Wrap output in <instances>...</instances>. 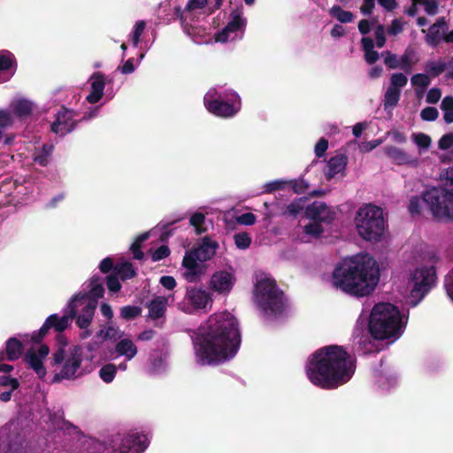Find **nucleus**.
Returning <instances> with one entry per match:
<instances>
[{
	"label": "nucleus",
	"mask_w": 453,
	"mask_h": 453,
	"mask_svg": "<svg viewBox=\"0 0 453 453\" xmlns=\"http://www.w3.org/2000/svg\"><path fill=\"white\" fill-rule=\"evenodd\" d=\"M379 280L378 263L368 253H359L343 259L332 273L333 287L356 297L371 295Z\"/></svg>",
	"instance_id": "obj_3"
},
{
	"label": "nucleus",
	"mask_w": 453,
	"mask_h": 453,
	"mask_svg": "<svg viewBox=\"0 0 453 453\" xmlns=\"http://www.w3.org/2000/svg\"><path fill=\"white\" fill-rule=\"evenodd\" d=\"M23 350L22 342L16 337H11L5 343L4 359L9 361L18 360Z\"/></svg>",
	"instance_id": "obj_28"
},
{
	"label": "nucleus",
	"mask_w": 453,
	"mask_h": 453,
	"mask_svg": "<svg viewBox=\"0 0 453 453\" xmlns=\"http://www.w3.org/2000/svg\"><path fill=\"white\" fill-rule=\"evenodd\" d=\"M97 307V301L95 299L88 300L83 305L76 307V325L80 328L88 327L92 322L95 311Z\"/></svg>",
	"instance_id": "obj_19"
},
{
	"label": "nucleus",
	"mask_w": 453,
	"mask_h": 453,
	"mask_svg": "<svg viewBox=\"0 0 453 453\" xmlns=\"http://www.w3.org/2000/svg\"><path fill=\"white\" fill-rule=\"evenodd\" d=\"M75 116H77L76 111L61 106L50 126V130L59 136H65L77 127L79 121L74 119Z\"/></svg>",
	"instance_id": "obj_13"
},
{
	"label": "nucleus",
	"mask_w": 453,
	"mask_h": 453,
	"mask_svg": "<svg viewBox=\"0 0 453 453\" xmlns=\"http://www.w3.org/2000/svg\"><path fill=\"white\" fill-rule=\"evenodd\" d=\"M399 310L391 303H381L374 305L369 319V332L377 340L398 337L402 330Z\"/></svg>",
	"instance_id": "obj_4"
},
{
	"label": "nucleus",
	"mask_w": 453,
	"mask_h": 453,
	"mask_svg": "<svg viewBox=\"0 0 453 453\" xmlns=\"http://www.w3.org/2000/svg\"><path fill=\"white\" fill-rule=\"evenodd\" d=\"M230 16L231 19L225 27L226 31L235 33L245 27V20L242 18V12L239 10H234Z\"/></svg>",
	"instance_id": "obj_33"
},
{
	"label": "nucleus",
	"mask_w": 453,
	"mask_h": 453,
	"mask_svg": "<svg viewBox=\"0 0 453 453\" xmlns=\"http://www.w3.org/2000/svg\"><path fill=\"white\" fill-rule=\"evenodd\" d=\"M50 353V348L46 344H42L37 351L30 349L24 356V362L32 369L39 379H44L47 374L43 360Z\"/></svg>",
	"instance_id": "obj_15"
},
{
	"label": "nucleus",
	"mask_w": 453,
	"mask_h": 453,
	"mask_svg": "<svg viewBox=\"0 0 453 453\" xmlns=\"http://www.w3.org/2000/svg\"><path fill=\"white\" fill-rule=\"evenodd\" d=\"M453 167L446 173L445 186L432 187L422 194V200L431 212L433 219L438 222H453Z\"/></svg>",
	"instance_id": "obj_5"
},
{
	"label": "nucleus",
	"mask_w": 453,
	"mask_h": 453,
	"mask_svg": "<svg viewBox=\"0 0 453 453\" xmlns=\"http://www.w3.org/2000/svg\"><path fill=\"white\" fill-rule=\"evenodd\" d=\"M358 234L365 241L379 242L385 231L383 211L375 205L361 207L355 219Z\"/></svg>",
	"instance_id": "obj_8"
},
{
	"label": "nucleus",
	"mask_w": 453,
	"mask_h": 453,
	"mask_svg": "<svg viewBox=\"0 0 453 453\" xmlns=\"http://www.w3.org/2000/svg\"><path fill=\"white\" fill-rule=\"evenodd\" d=\"M306 201L307 198L304 196L296 199L287 206L284 214L296 218L304 209V203Z\"/></svg>",
	"instance_id": "obj_38"
},
{
	"label": "nucleus",
	"mask_w": 453,
	"mask_h": 453,
	"mask_svg": "<svg viewBox=\"0 0 453 453\" xmlns=\"http://www.w3.org/2000/svg\"><path fill=\"white\" fill-rule=\"evenodd\" d=\"M376 45L378 48H382L386 43L385 30L382 25H379L374 32Z\"/></svg>",
	"instance_id": "obj_62"
},
{
	"label": "nucleus",
	"mask_w": 453,
	"mask_h": 453,
	"mask_svg": "<svg viewBox=\"0 0 453 453\" xmlns=\"http://www.w3.org/2000/svg\"><path fill=\"white\" fill-rule=\"evenodd\" d=\"M114 267L115 265L111 257L104 258L99 265V269L103 273H113Z\"/></svg>",
	"instance_id": "obj_64"
},
{
	"label": "nucleus",
	"mask_w": 453,
	"mask_h": 453,
	"mask_svg": "<svg viewBox=\"0 0 453 453\" xmlns=\"http://www.w3.org/2000/svg\"><path fill=\"white\" fill-rule=\"evenodd\" d=\"M348 164V157L345 154H339L332 157L327 163V171L325 173L326 179L331 180L337 173L345 170Z\"/></svg>",
	"instance_id": "obj_24"
},
{
	"label": "nucleus",
	"mask_w": 453,
	"mask_h": 453,
	"mask_svg": "<svg viewBox=\"0 0 453 453\" xmlns=\"http://www.w3.org/2000/svg\"><path fill=\"white\" fill-rule=\"evenodd\" d=\"M148 438L143 434H116L111 440V449L103 453H142L148 447Z\"/></svg>",
	"instance_id": "obj_12"
},
{
	"label": "nucleus",
	"mask_w": 453,
	"mask_h": 453,
	"mask_svg": "<svg viewBox=\"0 0 453 453\" xmlns=\"http://www.w3.org/2000/svg\"><path fill=\"white\" fill-rule=\"evenodd\" d=\"M0 386L10 387L12 390H16L19 387V382L16 378H12L8 375H3L0 376Z\"/></svg>",
	"instance_id": "obj_57"
},
{
	"label": "nucleus",
	"mask_w": 453,
	"mask_h": 453,
	"mask_svg": "<svg viewBox=\"0 0 453 453\" xmlns=\"http://www.w3.org/2000/svg\"><path fill=\"white\" fill-rule=\"evenodd\" d=\"M57 341L61 346L52 354V365L62 364V368L54 375L53 382L79 378L83 374L81 370L83 360L82 348L79 345H73L66 350L67 340L63 334L57 335Z\"/></svg>",
	"instance_id": "obj_6"
},
{
	"label": "nucleus",
	"mask_w": 453,
	"mask_h": 453,
	"mask_svg": "<svg viewBox=\"0 0 453 453\" xmlns=\"http://www.w3.org/2000/svg\"><path fill=\"white\" fill-rule=\"evenodd\" d=\"M303 231L306 234L311 235L314 238H318L323 234L324 228L321 223L313 221L311 223L307 224L304 226Z\"/></svg>",
	"instance_id": "obj_44"
},
{
	"label": "nucleus",
	"mask_w": 453,
	"mask_h": 453,
	"mask_svg": "<svg viewBox=\"0 0 453 453\" xmlns=\"http://www.w3.org/2000/svg\"><path fill=\"white\" fill-rule=\"evenodd\" d=\"M142 313L140 306L127 305L120 309V317L125 320H132L139 317Z\"/></svg>",
	"instance_id": "obj_41"
},
{
	"label": "nucleus",
	"mask_w": 453,
	"mask_h": 453,
	"mask_svg": "<svg viewBox=\"0 0 453 453\" xmlns=\"http://www.w3.org/2000/svg\"><path fill=\"white\" fill-rule=\"evenodd\" d=\"M424 5L425 11L428 15H435L438 12V2L435 0H413Z\"/></svg>",
	"instance_id": "obj_53"
},
{
	"label": "nucleus",
	"mask_w": 453,
	"mask_h": 453,
	"mask_svg": "<svg viewBox=\"0 0 453 453\" xmlns=\"http://www.w3.org/2000/svg\"><path fill=\"white\" fill-rule=\"evenodd\" d=\"M386 57L384 58L385 65L389 69H396L400 66V61L397 58V56L395 54L390 53L389 51H386Z\"/></svg>",
	"instance_id": "obj_58"
},
{
	"label": "nucleus",
	"mask_w": 453,
	"mask_h": 453,
	"mask_svg": "<svg viewBox=\"0 0 453 453\" xmlns=\"http://www.w3.org/2000/svg\"><path fill=\"white\" fill-rule=\"evenodd\" d=\"M234 244L238 249L246 250L251 243V238L246 232L237 233L234 236Z\"/></svg>",
	"instance_id": "obj_42"
},
{
	"label": "nucleus",
	"mask_w": 453,
	"mask_h": 453,
	"mask_svg": "<svg viewBox=\"0 0 453 453\" xmlns=\"http://www.w3.org/2000/svg\"><path fill=\"white\" fill-rule=\"evenodd\" d=\"M191 340L200 365L227 362L236 356L241 346L239 322L228 311L214 313L192 331Z\"/></svg>",
	"instance_id": "obj_1"
},
{
	"label": "nucleus",
	"mask_w": 453,
	"mask_h": 453,
	"mask_svg": "<svg viewBox=\"0 0 453 453\" xmlns=\"http://www.w3.org/2000/svg\"><path fill=\"white\" fill-rule=\"evenodd\" d=\"M443 26H445V21L441 19L430 27L426 36V41L428 44L435 47L440 43L441 39V29Z\"/></svg>",
	"instance_id": "obj_31"
},
{
	"label": "nucleus",
	"mask_w": 453,
	"mask_h": 453,
	"mask_svg": "<svg viewBox=\"0 0 453 453\" xmlns=\"http://www.w3.org/2000/svg\"><path fill=\"white\" fill-rule=\"evenodd\" d=\"M13 65L12 55L10 52L0 53V72L8 71Z\"/></svg>",
	"instance_id": "obj_55"
},
{
	"label": "nucleus",
	"mask_w": 453,
	"mask_h": 453,
	"mask_svg": "<svg viewBox=\"0 0 453 453\" xmlns=\"http://www.w3.org/2000/svg\"><path fill=\"white\" fill-rule=\"evenodd\" d=\"M355 371V361L345 348L334 344L318 349L306 365V375L311 383L326 390L344 385Z\"/></svg>",
	"instance_id": "obj_2"
},
{
	"label": "nucleus",
	"mask_w": 453,
	"mask_h": 453,
	"mask_svg": "<svg viewBox=\"0 0 453 453\" xmlns=\"http://www.w3.org/2000/svg\"><path fill=\"white\" fill-rule=\"evenodd\" d=\"M113 273L122 280L133 279L136 275L133 264L127 261L117 264Z\"/></svg>",
	"instance_id": "obj_30"
},
{
	"label": "nucleus",
	"mask_w": 453,
	"mask_h": 453,
	"mask_svg": "<svg viewBox=\"0 0 453 453\" xmlns=\"http://www.w3.org/2000/svg\"><path fill=\"white\" fill-rule=\"evenodd\" d=\"M150 252L152 261L157 262L167 257L170 255L171 250L167 245H161L155 251L150 250Z\"/></svg>",
	"instance_id": "obj_51"
},
{
	"label": "nucleus",
	"mask_w": 453,
	"mask_h": 453,
	"mask_svg": "<svg viewBox=\"0 0 453 453\" xmlns=\"http://www.w3.org/2000/svg\"><path fill=\"white\" fill-rule=\"evenodd\" d=\"M420 199L418 196H413L410 199L408 210L411 216L420 214Z\"/></svg>",
	"instance_id": "obj_59"
},
{
	"label": "nucleus",
	"mask_w": 453,
	"mask_h": 453,
	"mask_svg": "<svg viewBox=\"0 0 453 453\" xmlns=\"http://www.w3.org/2000/svg\"><path fill=\"white\" fill-rule=\"evenodd\" d=\"M105 283L107 286V288L111 292H119L121 288V284L119 282V278L114 273H111L106 278H105Z\"/></svg>",
	"instance_id": "obj_50"
},
{
	"label": "nucleus",
	"mask_w": 453,
	"mask_h": 453,
	"mask_svg": "<svg viewBox=\"0 0 453 453\" xmlns=\"http://www.w3.org/2000/svg\"><path fill=\"white\" fill-rule=\"evenodd\" d=\"M288 186H290L293 192L296 194H303L309 188L308 182L306 180H304L303 179L288 180Z\"/></svg>",
	"instance_id": "obj_47"
},
{
	"label": "nucleus",
	"mask_w": 453,
	"mask_h": 453,
	"mask_svg": "<svg viewBox=\"0 0 453 453\" xmlns=\"http://www.w3.org/2000/svg\"><path fill=\"white\" fill-rule=\"evenodd\" d=\"M186 298L196 309L206 308L209 301H211L207 291L196 288H188Z\"/></svg>",
	"instance_id": "obj_23"
},
{
	"label": "nucleus",
	"mask_w": 453,
	"mask_h": 453,
	"mask_svg": "<svg viewBox=\"0 0 453 453\" xmlns=\"http://www.w3.org/2000/svg\"><path fill=\"white\" fill-rule=\"evenodd\" d=\"M236 281L233 273L225 270L215 272L210 280L211 288L219 294L229 293Z\"/></svg>",
	"instance_id": "obj_17"
},
{
	"label": "nucleus",
	"mask_w": 453,
	"mask_h": 453,
	"mask_svg": "<svg viewBox=\"0 0 453 453\" xmlns=\"http://www.w3.org/2000/svg\"><path fill=\"white\" fill-rule=\"evenodd\" d=\"M219 249V243L213 241L209 236H205L202 239L201 243L193 246L188 251H195V254L198 257L197 259L201 263L211 260L216 254Z\"/></svg>",
	"instance_id": "obj_18"
},
{
	"label": "nucleus",
	"mask_w": 453,
	"mask_h": 453,
	"mask_svg": "<svg viewBox=\"0 0 453 453\" xmlns=\"http://www.w3.org/2000/svg\"><path fill=\"white\" fill-rule=\"evenodd\" d=\"M408 82V78L402 73H393L390 77V88H395L396 90H401Z\"/></svg>",
	"instance_id": "obj_43"
},
{
	"label": "nucleus",
	"mask_w": 453,
	"mask_h": 453,
	"mask_svg": "<svg viewBox=\"0 0 453 453\" xmlns=\"http://www.w3.org/2000/svg\"><path fill=\"white\" fill-rule=\"evenodd\" d=\"M204 105L207 111L219 118H232L241 110L242 101L235 92L223 95L216 89H211L204 96Z\"/></svg>",
	"instance_id": "obj_9"
},
{
	"label": "nucleus",
	"mask_w": 453,
	"mask_h": 453,
	"mask_svg": "<svg viewBox=\"0 0 453 453\" xmlns=\"http://www.w3.org/2000/svg\"><path fill=\"white\" fill-rule=\"evenodd\" d=\"M91 91L87 96L86 100L89 104H96L101 100L105 87V79L104 73L96 72L91 78Z\"/></svg>",
	"instance_id": "obj_22"
},
{
	"label": "nucleus",
	"mask_w": 453,
	"mask_h": 453,
	"mask_svg": "<svg viewBox=\"0 0 453 453\" xmlns=\"http://www.w3.org/2000/svg\"><path fill=\"white\" fill-rule=\"evenodd\" d=\"M288 185V180H276L264 186V193L271 194L276 190H283Z\"/></svg>",
	"instance_id": "obj_46"
},
{
	"label": "nucleus",
	"mask_w": 453,
	"mask_h": 453,
	"mask_svg": "<svg viewBox=\"0 0 453 453\" xmlns=\"http://www.w3.org/2000/svg\"><path fill=\"white\" fill-rule=\"evenodd\" d=\"M117 373V367L114 364H106L99 370V376L105 383L111 382Z\"/></svg>",
	"instance_id": "obj_39"
},
{
	"label": "nucleus",
	"mask_w": 453,
	"mask_h": 453,
	"mask_svg": "<svg viewBox=\"0 0 453 453\" xmlns=\"http://www.w3.org/2000/svg\"><path fill=\"white\" fill-rule=\"evenodd\" d=\"M150 237V232H144L139 234L134 242L130 246V251L133 254V257L136 260H142L144 257V253L142 250V243L147 241Z\"/></svg>",
	"instance_id": "obj_32"
},
{
	"label": "nucleus",
	"mask_w": 453,
	"mask_h": 453,
	"mask_svg": "<svg viewBox=\"0 0 453 453\" xmlns=\"http://www.w3.org/2000/svg\"><path fill=\"white\" fill-rule=\"evenodd\" d=\"M204 222L205 215L200 211L193 213L189 219V224L195 227L196 234H201L206 231V227H203Z\"/></svg>",
	"instance_id": "obj_37"
},
{
	"label": "nucleus",
	"mask_w": 453,
	"mask_h": 453,
	"mask_svg": "<svg viewBox=\"0 0 453 453\" xmlns=\"http://www.w3.org/2000/svg\"><path fill=\"white\" fill-rule=\"evenodd\" d=\"M413 140L418 147L423 149H427L431 144V138L423 133L414 134Z\"/></svg>",
	"instance_id": "obj_56"
},
{
	"label": "nucleus",
	"mask_w": 453,
	"mask_h": 453,
	"mask_svg": "<svg viewBox=\"0 0 453 453\" xmlns=\"http://www.w3.org/2000/svg\"><path fill=\"white\" fill-rule=\"evenodd\" d=\"M446 69V64L444 62H434L430 61L426 65V72L429 77L435 78L441 74Z\"/></svg>",
	"instance_id": "obj_40"
},
{
	"label": "nucleus",
	"mask_w": 453,
	"mask_h": 453,
	"mask_svg": "<svg viewBox=\"0 0 453 453\" xmlns=\"http://www.w3.org/2000/svg\"><path fill=\"white\" fill-rule=\"evenodd\" d=\"M411 51L406 50L399 58L400 66L406 73H411V70L414 65V62L411 58Z\"/></svg>",
	"instance_id": "obj_52"
},
{
	"label": "nucleus",
	"mask_w": 453,
	"mask_h": 453,
	"mask_svg": "<svg viewBox=\"0 0 453 453\" xmlns=\"http://www.w3.org/2000/svg\"><path fill=\"white\" fill-rule=\"evenodd\" d=\"M5 441L10 452L20 453L25 447L26 436L20 427L13 426L6 434Z\"/></svg>",
	"instance_id": "obj_20"
},
{
	"label": "nucleus",
	"mask_w": 453,
	"mask_h": 453,
	"mask_svg": "<svg viewBox=\"0 0 453 453\" xmlns=\"http://www.w3.org/2000/svg\"><path fill=\"white\" fill-rule=\"evenodd\" d=\"M254 297L265 316L277 318L284 312V293L279 288L274 279L265 277L257 280L254 287Z\"/></svg>",
	"instance_id": "obj_7"
},
{
	"label": "nucleus",
	"mask_w": 453,
	"mask_h": 453,
	"mask_svg": "<svg viewBox=\"0 0 453 453\" xmlns=\"http://www.w3.org/2000/svg\"><path fill=\"white\" fill-rule=\"evenodd\" d=\"M328 148V141L325 138H320L315 145L314 152L318 157L325 155Z\"/></svg>",
	"instance_id": "obj_61"
},
{
	"label": "nucleus",
	"mask_w": 453,
	"mask_h": 453,
	"mask_svg": "<svg viewBox=\"0 0 453 453\" xmlns=\"http://www.w3.org/2000/svg\"><path fill=\"white\" fill-rule=\"evenodd\" d=\"M115 350L119 356H125L128 360L137 353V348L129 339L120 340L115 346Z\"/></svg>",
	"instance_id": "obj_29"
},
{
	"label": "nucleus",
	"mask_w": 453,
	"mask_h": 453,
	"mask_svg": "<svg viewBox=\"0 0 453 453\" xmlns=\"http://www.w3.org/2000/svg\"><path fill=\"white\" fill-rule=\"evenodd\" d=\"M385 155L391 159V161L398 165H417L418 159L411 155L405 152L403 150L389 145L384 148Z\"/></svg>",
	"instance_id": "obj_21"
},
{
	"label": "nucleus",
	"mask_w": 453,
	"mask_h": 453,
	"mask_svg": "<svg viewBox=\"0 0 453 453\" xmlns=\"http://www.w3.org/2000/svg\"><path fill=\"white\" fill-rule=\"evenodd\" d=\"M401 96V90L388 87L384 96V107H395L398 104Z\"/></svg>",
	"instance_id": "obj_36"
},
{
	"label": "nucleus",
	"mask_w": 453,
	"mask_h": 453,
	"mask_svg": "<svg viewBox=\"0 0 453 453\" xmlns=\"http://www.w3.org/2000/svg\"><path fill=\"white\" fill-rule=\"evenodd\" d=\"M10 108L16 117L19 119H26L32 114L34 105L29 100L18 99L11 104Z\"/></svg>",
	"instance_id": "obj_27"
},
{
	"label": "nucleus",
	"mask_w": 453,
	"mask_h": 453,
	"mask_svg": "<svg viewBox=\"0 0 453 453\" xmlns=\"http://www.w3.org/2000/svg\"><path fill=\"white\" fill-rule=\"evenodd\" d=\"M52 150V145L43 144L42 149L35 153L34 161L41 166H46L50 162Z\"/></svg>",
	"instance_id": "obj_35"
},
{
	"label": "nucleus",
	"mask_w": 453,
	"mask_h": 453,
	"mask_svg": "<svg viewBox=\"0 0 453 453\" xmlns=\"http://www.w3.org/2000/svg\"><path fill=\"white\" fill-rule=\"evenodd\" d=\"M167 300L163 296H157L152 299L148 304L149 317L151 319H158L163 318L166 311Z\"/></svg>",
	"instance_id": "obj_26"
},
{
	"label": "nucleus",
	"mask_w": 453,
	"mask_h": 453,
	"mask_svg": "<svg viewBox=\"0 0 453 453\" xmlns=\"http://www.w3.org/2000/svg\"><path fill=\"white\" fill-rule=\"evenodd\" d=\"M237 222L245 226H251L256 222V216L252 212H245L237 217Z\"/></svg>",
	"instance_id": "obj_63"
},
{
	"label": "nucleus",
	"mask_w": 453,
	"mask_h": 453,
	"mask_svg": "<svg viewBox=\"0 0 453 453\" xmlns=\"http://www.w3.org/2000/svg\"><path fill=\"white\" fill-rule=\"evenodd\" d=\"M195 251H186L182 259L183 278L188 282H197L206 272V265L199 262Z\"/></svg>",
	"instance_id": "obj_14"
},
{
	"label": "nucleus",
	"mask_w": 453,
	"mask_h": 453,
	"mask_svg": "<svg viewBox=\"0 0 453 453\" xmlns=\"http://www.w3.org/2000/svg\"><path fill=\"white\" fill-rule=\"evenodd\" d=\"M13 124V117L10 111L6 109H0V130L3 132L12 127Z\"/></svg>",
	"instance_id": "obj_49"
},
{
	"label": "nucleus",
	"mask_w": 453,
	"mask_h": 453,
	"mask_svg": "<svg viewBox=\"0 0 453 453\" xmlns=\"http://www.w3.org/2000/svg\"><path fill=\"white\" fill-rule=\"evenodd\" d=\"M329 14L341 23H350L354 19V14L343 10L340 5H334L329 9Z\"/></svg>",
	"instance_id": "obj_34"
},
{
	"label": "nucleus",
	"mask_w": 453,
	"mask_h": 453,
	"mask_svg": "<svg viewBox=\"0 0 453 453\" xmlns=\"http://www.w3.org/2000/svg\"><path fill=\"white\" fill-rule=\"evenodd\" d=\"M146 27V23L144 20H138L134 24V30L132 32V42L134 47H137V45L140 42L141 35L144 32Z\"/></svg>",
	"instance_id": "obj_45"
},
{
	"label": "nucleus",
	"mask_w": 453,
	"mask_h": 453,
	"mask_svg": "<svg viewBox=\"0 0 453 453\" xmlns=\"http://www.w3.org/2000/svg\"><path fill=\"white\" fill-rule=\"evenodd\" d=\"M438 146L441 150H449L453 146V134L449 133L441 137L438 142Z\"/></svg>",
	"instance_id": "obj_60"
},
{
	"label": "nucleus",
	"mask_w": 453,
	"mask_h": 453,
	"mask_svg": "<svg viewBox=\"0 0 453 453\" xmlns=\"http://www.w3.org/2000/svg\"><path fill=\"white\" fill-rule=\"evenodd\" d=\"M436 273L434 266L416 268L411 274V297L417 305L431 290L435 282Z\"/></svg>",
	"instance_id": "obj_11"
},
{
	"label": "nucleus",
	"mask_w": 453,
	"mask_h": 453,
	"mask_svg": "<svg viewBox=\"0 0 453 453\" xmlns=\"http://www.w3.org/2000/svg\"><path fill=\"white\" fill-rule=\"evenodd\" d=\"M411 84L415 87H420L423 90L430 84V77L425 73L414 74L411 79Z\"/></svg>",
	"instance_id": "obj_48"
},
{
	"label": "nucleus",
	"mask_w": 453,
	"mask_h": 453,
	"mask_svg": "<svg viewBox=\"0 0 453 453\" xmlns=\"http://www.w3.org/2000/svg\"><path fill=\"white\" fill-rule=\"evenodd\" d=\"M89 291L88 293H85L87 297L82 300V302H77L78 305H83L86 302H88V300L95 299L96 301L98 300V298H102L104 294V279L100 276L94 275L90 279L89 282Z\"/></svg>",
	"instance_id": "obj_25"
},
{
	"label": "nucleus",
	"mask_w": 453,
	"mask_h": 453,
	"mask_svg": "<svg viewBox=\"0 0 453 453\" xmlns=\"http://www.w3.org/2000/svg\"><path fill=\"white\" fill-rule=\"evenodd\" d=\"M305 217L313 221L325 223L327 225L332 224L335 219L334 211L327 206L325 202L314 201L312 203L305 207Z\"/></svg>",
	"instance_id": "obj_16"
},
{
	"label": "nucleus",
	"mask_w": 453,
	"mask_h": 453,
	"mask_svg": "<svg viewBox=\"0 0 453 453\" xmlns=\"http://www.w3.org/2000/svg\"><path fill=\"white\" fill-rule=\"evenodd\" d=\"M439 116V112L435 107L427 106L420 112V117L426 121H434Z\"/></svg>",
	"instance_id": "obj_54"
},
{
	"label": "nucleus",
	"mask_w": 453,
	"mask_h": 453,
	"mask_svg": "<svg viewBox=\"0 0 453 453\" xmlns=\"http://www.w3.org/2000/svg\"><path fill=\"white\" fill-rule=\"evenodd\" d=\"M86 294H76L69 302L67 305L66 314L59 317L58 314L50 315L41 328L38 331H35L31 335L32 342L35 344L41 343L42 339L48 334L50 329H54L58 334L64 332L68 325L69 319L76 317V307L77 302H82L87 297Z\"/></svg>",
	"instance_id": "obj_10"
}]
</instances>
